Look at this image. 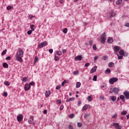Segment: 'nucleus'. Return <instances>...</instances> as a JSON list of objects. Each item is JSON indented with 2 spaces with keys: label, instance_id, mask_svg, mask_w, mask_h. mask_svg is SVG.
<instances>
[{
  "label": "nucleus",
  "instance_id": "f257e3e1",
  "mask_svg": "<svg viewBox=\"0 0 129 129\" xmlns=\"http://www.w3.org/2000/svg\"><path fill=\"white\" fill-rule=\"evenodd\" d=\"M23 56H24V51L22 49L19 48L18 50V51L16 53V59L19 61V62H23Z\"/></svg>",
  "mask_w": 129,
  "mask_h": 129
},
{
  "label": "nucleus",
  "instance_id": "f03ea898",
  "mask_svg": "<svg viewBox=\"0 0 129 129\" xmlns=\"http://www.w3.org/2000/svg\"><path fill=\"white\" fill-rule=\"evenodd\" d=\"M105 32H104L102 35L101 37V43H102L103 44H104L105 43V40H106V38H105Z\"/></svg>",
  "mask_w": 129,
  "mask_h": 129
},
{
  "label": "nucleus",
  "instance_id": "7ed1b4c3",
  "mask_svg": "<svg viewBox=\"0 0 129 129\" xmlns=\"http://www.w3.org/2000/svg\"><path fill=\"white\" fill-rule=\"evenodd\" d=\"M118 80V79L117 78H113L109 79V82L110 84H113L115 82H116Z\"/></svg>",
  "mask_w": 129,
  "mask_h": 129
},
{
  "label": "nucleus",
  "instance_id": "20e7f679",
  "mask_svg": "<svg viewBox=\"0 0 129 129\" xmlns=\"http://www.w3.org/2000/svg\"><path fill=\"white\" fill-rule=\"evenodd\" d=\"M47 45L48 43L46 41H43L38 45V47L39 48H43V47H44V46H47Z\"/></svg>",
  "mask_w": 129,
  "mask_h": 129
},
{
  "label": "nucleus",
  "instance_id": "39448f33",
  "mask_svg": "<svg viewBox=\"0 0 129 129\" xmlns=\"http://www.w3.org/2000/svg\"><path fill=\"white\" fill-rule=\"evenodd\" d=\"M123 94L126 99H129V91H126L123 92Z\"/></svg>",
  "mask_w": 129,
  "mask_h": 129
},
{
  "label": "nucleus",
  "instance_id": "423d86ee",
  "mask_svg": "<svg viewBox=\"0 0 129 129\" xmlns=\"http://www.w3.org/2000/svg\"><path fill=\"white\" fill-rule=\"evenodd\" d=\"M23 115L19 114L17 116V120L18 121H22L23 120Z\"/></svg>",
  "mask_w": 129,
  "mask_h": 129
},
{
  "label": "nucleus",
  "instance_id": "0eeeda50",
  "mask_svg": "<svg viewBox=\"0 0 129 129\" xmlns=\"http://www.w3.org/2000/svg\"><path fill=\"white\" fill-rule=\"evenodd\" d=\"M113 126H115V127L117 129H121V126L119 125V124H118V123H114Z\"/></svg>",
  "mask_w": 129,
  "mask_h": 129
},
{
  "label": "nucleus",
  "instance_id": "6e6552de",
  "mask_svg": "<svg viewBox=\"0 0 129 129\" xmlns=\"http://www.w3.org/2000/svg\"><path fill=\"white\" fill-rule=\"evenodd\" d=\"M31 88V86L29 84H27L24 86V89L26 91H28Z\"/></svg>",
  "mask_w": 129,
  "mask_h": 129
},
{
  "label": "nucleus",
  "instance_id": "1a4fd4ad",
  "mask_svg": "<svg viewBox=\"0 0 129 129\" xmlns=\"http://www.w3.org/2000/svg\"><path fill=\"white\" fill-rule=\"evenodd\" d=\"M90 105H87V104H86L85 105L82 109V111H84V110H87V109L88 108V107H89Z\"/></svg>",
  "mask_w": 129,
  "mask_h": 129
},
{
  "label": "nucleus",
  "instance_id": "9d476101",
  "mask_svg": "<svg viewBox=\"0 0 129 129\" xmlns=\"http://www.w3.org/2000/svg\"><path fill=\"white\" fill-rule=\"evenodd\" d=\"M96 69H97V67L96 66L91 70L90 73H94L96 71Z\"/></svg>",
  "mask_w": 129,
  "mask_h": 129
},
{
  "label": "nucleus",
  "instance_id": "9b49d317",
  "mask_svg": "<svg viewBox=\"0 0 129 129\" xmlns=\"http://www.w3.org/2000/svg\"><path fill=\"white\" fill-rule=\"evenodd\" d=\"M110 99L113 101V102H114L115 100H116V96H111L110 97Z\"/></svg>",
  "mask_w": 129,
  "mask_h": 129
},
{
  "label": "nucleus",
  "instance_id": "f8f14e48",
  "mask_svg": "<svg viewBox=\"0 0 129 129\" xmlns=\"http://www.w3.org/2000/svg\"><path fill=\"white\" fill-rule=\"evenodd\" d=\"M119 91V89L118 88H114L113 89V92L115 93V94H118Z\"/></svg>",
  "mask_w": 129,
  "mask_h": 129
},
{
  "label": "nucleus",
  "instance_id": "ddd939ff",
  "mask_svg": "<svg viewBox=\"0 0 129 129\" xmlns=\"http://www.w3.org/2000/svg\"><path fill=\"white\" fill-rule=\"evenodd\" d=\"M75 60H79V61H81L82 60V56L81 55H78L75 57Z\"/></svg>",
  "mask_w": 129,
  "mask_h": 129
},
{
  "label": "nucleus",
  "instance_id": "4468645a",
  "mask_svg": "<svg viewBox=\"0 0 129 129\" xmlns=\"http://www.w3.org/2000/svg\"><path fill=\"white\" fill-rule=\"evenodd\" d=\"M114 16H115V14H114V12H113V11L111 10L110 12V18H112L113 17H114Z\"/></svg>",
  "mask_w": 129,
  "mask_h": 129
},
{
  "label": "nucleus",
  "instance_id": "2eb2a0df",
  "mask_svg": "<svg viewBox=\"0 0 129 129\" xmlns=\"http://www.w3.org/2000/svg\"><path fill=\"white\" fill-rule=\"evenodd\" d=\"M75 100V98H69L66 100V102H69L70 101H74Z\"/></svg>",
  "mask_w": 129,
  "mask_h": 129
},
{
  "label": "nucleus",
  "instance_id": "dca6fc26",
  "mask_svg": "<svg viewBox=\"0 0 129 129\" xmlns=\"http://www.w3.org/2000/svg\"><path fill=\"white\" fill-rule=\"evenodd\" d=\"M50 94H51V92H50V91H46L45 92L46 97H49L50 96Z\"/></svg>",
  "mask_w": 129,
  "mask_h": 129
},
{
  "label": "nucleus",
  "instance_id": "f3484780",
  "mask_svg": "<svg viewBox=\"0 0 129 129\" xmlns=\"http://www.w3.org/2000/svg\"><path fill=\"white\" fill-rule=\"evenodd\" d=\"M121 4H122V0H118L116 2V5H117V6H119V5H121Z\"/></svg>",
  "mask_w": 129,
  "mask_h": 129
},
{
  "label": "nucleus",
  "instance_id": "a211bd4d",
  "mask_svg": "<svg viewBox=\"0 0 129 129\" xmlns=\"http://www.w3.org/2000/svg\"><path fill=\"white\" fill-rule=\"evenodd\" d=\"M80 86H81V83L79 82H77L76 85V88H79V87H80Z\"/></svg>",
  "mask_w": 129,
  "mask_h": 129
},
{
  "label": "nucleus",
  "instance_id": "6ab92c4d",
  "mask_svg": "<svg viewBox=\"0 0 129 129\" xmlns=\"http://www.w3.org/2000/svg\"><path fill=\"white\" fill-rule=\"evenodd\" d=\"M108 43H110V44H111L113 42V39L111 37L109 38L108 39Z\"/></svg>",
  "mask_w": 129,
  "mask_h": 129
},
{
  "label": "nucleus",
  "instance_id": "aec40b11",
  "mask_svg": "<svg viewBox=\"0 0 129 129\" xmlns=\"http://www.w3.org/2000/svg\"><path fill=\"white\" fill-rule=\"evenodd\" d=\"M119 97H120V99H121L122 101H123V102H124L125 101L124 96H123V95H121L119 96Z\"/></svg>",
  "mask_w": 129,
  "mask_h": 129
},
{
  "label": "nucleus",
  "instance_id": "412c9836",
  "mask_svg": "<svg viewBox=\"0 0 129 129\" xmlns=\"http://www.w3.org/2000/svg\"><path fill=\"white\" fill-rule=\"evenodd\" d=\"M114 50L115 52H117V51L119 50V46H115L114 48Z\"/></svg>",
  "mask_w": 129,
  "mask_h": 129
},
{
  "label": "nucleus",
  "instance_id": "4be33fe9",
  "mask_svg": "<svg viewBox=\"0 0 129 129\" xmlns=\"http://www.w3.org/2000/svg\"><path fill=\"white\" fill-rule=\"evenodd\" d=\"M110 72H111V71H110V69L108 68L105 71V73H106V74H109L110 73Z\"/></svg>",
  "mask_w": 129,
  "mask_h": 129
},
{
  "label": "nucleus",
  "instance_id": "5701e85b",
  "mask_svg": "<svg viewBox=\"0 0 129 129\" xmlns=\"http://www.w3.org/2000/svg\"><path fill=\"white\" fill-rule=\"evenodd\" d=\"M124 53V51H123V49L120 50L119 52V55H121L122 56H123Z\"/></svg>",
  "mask_w": 129,
  "mask_h": 129
},
{
  "label": "nucleus",
  "instance_id": "b1692460",
  "mask_svg": "<svg viewBox=\"0 0 129 129\" xmlns=\"http://www.w3.org/2000/svg\"><path fill=\"white\" fill-rule=\"evenodd\" d=\"M3 67L4 68H9V64L5 62L3 63Z\"/></svg>",
  "mask_w": 129,
  "mask_h": 129
},
{
  "label": "nucleus",
  "instance_id": "393cba45",
  "mask_svg": "<svg viewBox=\"0 0 129 129\" xmlns=\"http://www.w3.org/2000/svg\"><path fill=\"white\" fill-rule=\"evenodd\" d=\"M127 113V112H126V111L123 110L121 112V115H125V114H126Z\"/></svg>",
  "mask_w": 129,
  "mask_h": 129
},
{
  "label": "nucleus",
  "instance_id": "a878e982",
  "mask_svg": "<svg viewBox=\"0 0 129 129\" xmlns=\"http://www.w3.org/2000/svg\"><path fill=\"white\" fill-rule=\"evenodd\" d=\"M55 55H58V56H61V55H62V52L61 51H56Z\"/></svg>",
  "mask_w": 129,
  "mask_h": 129
},
{
  "label": "nucleus",
  "instance_id": "bb28decb",
  "mask_svg": "<svg viewBox=\"0 0 129 129\" xmlns=\"http://www.w3.org/2000/svg\"><path fill=\"white\" fill-rule=\"evenodd\" d=\"M114 65V63L113 62H110L108 63V67H112Z\"/></svg>",
  "mask_w": 129,
  "mask_h": 129
},
{
  "label": "nucleus",
  "instance_id": "cd10ccee",
  "mask_svg": "<svg viewBox=\"0 0 129 129\" xmlns=\"http://www.w3.org/2000/svg\"><path fill=\"white\" fill-rule=\"evenodd\" d=\"M107 59V56H106V55L103 56L102 57V60H103V61H106Z\"/></svg>",
  "mask_w": 129,
  "mask_h": 129
},
{
  "label": "nucleus",
  "instance_id": "c85d7f7f",
  "mask_svg": "<svg viewBox=\"0 0 129 129\" xmlns=\"http://www.w3.org/2000/svg\"><path fill=\"white\" fill-rule=\"evenodd\" d=\"M73 73L74 75H78V74H79V72H78V71H75Z\"/></svg>",
  "mask_w": 129,
  "mask_h": 129
},
{
  "label": "nucleus",
  "instance_id": "c756f323",
  "mask_svg": "<svg viewBox=\"0 0 129 129\" xmlns=\"http://www.w3.org/2000/svg\"><path fill=\"white\" fill-rule=\"evenodd\" d=\"M117 56H118V59L120 60L121 59H122L123 58V56L122 55L119 56L118 54H117Z\"/></svg>",
  "mask_w": 129,
  "mask_h": 129
},
{
  "label": "nucleus",
  "instance_id": "7c9ffc66",
  "mask_svg": "<svg viewBox=\"0 0 129 129\" xmlns=\"http://www.w3.org/2000/svg\"><path fill=\"white\" fill-rule=\"evenodd\" d=\"M92 99V97H91V96H89L88 97V101L90 102L91 101Z\"/></svg>",
  "mask_w": 129,
  "mask_h": 129
},
{
  "label": "nucleus",
  "instance_id": "2f4dec72",
  "mask_svg": "<svg viewBox=\"0 0 129 129\" xmlns=\"http://www.w3.org/2000/svg\"><path fill=\"white\" fill-rule=\"evenodd\" d=\"M101 88H105V87H106V85L105 84H102L100 86Z\"/></svg>",
  "mask_w": 129,
  "mask_h": 129
},
{
  "label": "nucleus",
  "instance_id": "473e14b6",
  "mask_svg": "<svg viewBox=\"0 0 129 129\" xmlns=\"http://www.w3.org/2000/svg\"><path fill=\"white\" fill-rule=\"evenodd\" d=\"M4 84H5V85H6V86H9L10 83H9V82H8V81H5L4 82Z\"/></svg>",
  "mask_w": 129,
  "mask_h": 129
},
{
  "label": "nucleus",
  "instance_id": "72a5a7b5",
  "mask_svg": "<svg viewBox=\"0 0 129 129\" xmlns=\"http://www.w3.org/2000/svg\"><path fill=\"white\" fill-rule=\"evenodd\" d=\"M68 31V29L67 28H64L63 30V33H64V34H67Z\"/></svg>",
  "mask_w": 129,
  "mask_h": 129
},
{
  "label": "nucleus",
  "instance_id": "f704fd0d",
  "mask_svg": "<svg viewBox=\"0 0 129 129\" xmlns=\"http://www.w3.org/2000/svg\"><path fill=\"white\" fill-rule=\"evenodd\" d=\"M7 53V49L4 50L2 52V56H4L6 53Z\"/></svg>",
  "mask_w": 129,
  "mask_h": 129
},
{
  "label": "nucleus",
  "instance_id": "c9c22d12",
  "mask_svg": "<svg viewBox=\"0 0 129 129\" xmlns=\"http://www.w3.org/2000/svg\"><path fill=\"white\" fill-rule=\"evenodd\" d=\"M93 81H96V80H97V76H94L93 77Z\"/></svg>",
  "mask_w": 129,
  "mask_h": 129
},
{
  "label": "nucleus",
  "instance_id": "e433bc0d",
  "mask_svg": "<svg viewBox=\"0 0 129 129\" xmlns=\"http://www.w3.org/2000/svg\"><path fill=\"white\" fill-rule=\"evenodd\" d=\"M23 82H27V77H24L22 79Z\"/></svg>",
  "mask_w": 129,
  "mask_h": 129
},
{
  "label": "nucleus",
  "instance_id": "4c0bfd02",
  "mask_svg": "<svg viewBox=\"0 0 129 129\" xmlns=\"http://www.w3.org/2000/svg\"><path fill=\"white\" fill-rule=\"evenodd\" d=\"M54 60L55 61H59V57L55 55L54 56Z\"/></svg>",
  "mask_w": 129,
  "mask_h": 129
},
{
  "label": "nucleus",
  "instance_id": "58836bf2",
  "mask_svg": "<svg viewBox=\"0 0 129 129\" xmlns=\"http://www.w3.org/2000/svg\"><path fill=\"white\" fill-rule=\"evenodd\" d=\"M34 26L33 25H30V28L31 29V31H35V29H34Z\"/></svg>",
  "mask_w": 129,
  "mask_h": 129
},
{
  "label": "nucleus",
  "instance_id": "ea45409f",
  "mask_svg": "<svg viewBox=\"0 0 129 129\" xmlns=\"http://www.w3.org/2000/svg\"><path fill=\"white\" fill-rule=\"evenodd\" d=\"M7 9L8 11H10V10H12V9H13V7L12 6H8L7 7Z\"/></svg>",
  "mask_w": 129,
  "mask_h": 129
},
{
  "label": "nucleus",
  "instance_id": "a19ab883",
  "mask_svg": "<svg viewBox=\"0 0 129 129\" xmlns=\"http://www.w3.org/2000/svg\"><path fill=\"white\" fill-rule=\"evenodd\" d=\"M89 115H90V114H86V113H85V114H84V118H86L88 116H89Z\"/></svg>",
  "mask_w": 129,
  "mask_h": 129
},
{
  "label": "nucleus",
  "instance_id": "79ce46f5",
  "mask_svg": "<svg viewBox=\"0 0 129 129\" xmlns=\"http://www.w3.org/2000/svg\"><path fill=\"white\" fill-rule=\"evenodd\" d=\"M77 125L79 127H81V126H82V124L80 122H78Z\"/></svg>",
  "mask_w": 129,
  "mask_h": 129
},
{
  "label": "nucleus",
  "instance_id": "37998d69",
  "mask_svg": "<svg viewBox=\"0 0 129 129\" xmlns=\"http://www.w3.org/2000/svg\"><path fill=\"white\" fill-rule=\"evenodd\" d=\"M116 117H117V114H114L112 117L113 118H116Z\"/></svg>",
  "mask_w": 129,
  "mask_h": 129
},
{
  "label": "nucleus",
  "instance_id": "c03bdc74",
  "mask_svg": "<svg viewBox=\"0 0 129 129\" xmlns=\"http://www.w3.org/2000/svg\"><path fill=\"white\" fill-rule=\"evenodd\" d=\"M70 118H73L74 117V114L69 115Z\"/></svg>",
  "mask_w": 129,
  "mask_h": 129
},
{
  "label": "nucleus",
  "instance_id": "a18cd8bd",
  "mask_svg": "<svg viewBox=\"0 0 129 129\" xmlns=\"http://www.w3.org/2000/svg\"><path fill=\"white\" fill-rule=\"evenodd\" d=\"M93 49L94 50H97V48H96V45L94 44V45H93Z\"/></svg>",
  "mask_w": 129,
  "mask_h": 129
},
{
  "label": "nucleus",
  "instance_id": "49530a36",
  "mask_svg": "<svg viewBox=\"0 0 129 129\" xmlns=\"http://www.w3.org/2000/svg\"><path fill=\"white\" fill-rule=\"evenodd\" d=\"M3 95L4 96H5V97H6V96H8V93H7V92H4L3 93Z\"/></svg>",
  "mask_w": 129,
  "mask_h": 129
},
{
  "label": "nucleus",
  "instance_id": "de8ad7c7",
  "mask_svg": "<svg viewBox=\"0 0 129 129\" xmlns=\"http://www.w3.org/2000/svg\"><path fill=\"white\" fill-rule=\"evenodd\" d=\"M90 65V63L89 62L86 63L85 64V67H88Z\"/></svg>",
  "mask_w": 129,
  "mask_h": 129
},
{
  "label": "nucleus",
  "instance_id": "09e8293b",
  "mask_svg": "<svg viewBox=\"0 0 129 129\" xmlns=\"http://www.w3.org/2000/svg\"><path fill=\"white\" fill-rule=\"evenodd\" d=\"M38 60V56H35V59H34V62H37Z\"/></svg>",
  "mask_w": 129,
  "mask_h": 129
},
{
  "label": "nucleus",
  "instance_id": "8fccbe9b",
  "mask_svg": "<svg viewBox=\"0 0 129 129\" xmlns=\"http://www.w3.org/2000/svg\"><path fill=\"white\" fill-rule=\"evenodd\" d=\"M92 44H93V41H92V40L89 41V44L90 45V46H92Z\"/></svg>",
  "mask_w": 129,
  "mask_h": 129
},
{
  "label": "nucleus",
  "instance_id": "3c124183",
  "mask_svg": "<svg viewBox=\"0 0 129 129\" xmlns=\"http://www.w3.org/2000/svg\"><path fill=\"white\" fill-rule=\"evenodd\" d=\"M32 30H29V31H27L28 35H31V34H32Z\"/></svg>",
  "mask_w": 129,
  "mask_h": 129
},
{
  "label": "nucleus",
  "instance_id": "603ef678",
  "mask_svg": "<svg viewBox=\"0 0 129 129\" xmlns=\"http://www.w3.org/2000/svg\"><path fill=\"white\" fill-rule=\"evenodd\" d=\"M28 123H29L30 124H32V121L31 120V119H29L28 120Z\"/></svg>",
  "mask_w": 129,
  "mask_h": 129
},
{
  "label": "nucleus",
  "instance_id": "864d4df0",
  "mask_svg": "<svg viewBox=\"0 0 129 129\" xmlns=\"http://www.w3.org/2000/svg\"><path fill=\"white\" fill-rule=\"evenodd\" d=\"M69 129H73V126L71 124H70L69 125Z\"/></svg>",
  "mask_w": 129,
  "mask_h": 129
},
{
  "label": "nucleus",
  "instance_id": "5fc2aeb1",
  "mask_svg": "<svg viewBox=\"0 0 129 129\" xmlns=\"http://www.w3.org/2000/svg\"><path fill=\"white\" fill-rule=\"evenodd\" d=\"M113 92V89L111 88L109 91V93H112Z\"/></svg>",
  "mask_w": 129,
  "mask_h": 129
},
{
  "label": "nucleus",
  "instance_id": "6e6d98bb",
  "mask_svg": "<svg viewBox=\"0 0 129 129\" xmlns=\"http://www.w3.org/2000/svg\"><path fill=\"white\" fill-rule=\"evenodd\" d=\"M99 98L101 100H104V97L103 96H100Z\"/></svg>",
  "mask_w": 129,
  "mask_h": 129
},
{
  "label": "nucleus",
  "instance_id": "4d7b16f0",
  "mask_svg": "<svg viewBox=\"0 0 129 129\" xmlns=\"http://www.w3.org/2000/svg\"><path fill=\"white\" fill-rule=\"evenodd\" d=\"M81 105V101H79L78 103V106H80Z\"/></svg>",
  "mask_w": 129,
  "mask_h": 129
},
{
  "label": "nucleus",
  "instance_id": "13d9d810",
  "mask_svg": "<svg viewBox=\"0 0 129 129\" xmlns=\"http://www.w3.org/2000/svg\"><path fill=\"white\" fill-rule=\"evenodd\" d=\"M128 55V54L127 52H124L123 56H126Z\"/></svg>",
  "mask_w": 129,
  "mask_h": 129
},
{
  "label": "nucleus",
  "instance_id": "bf43d9fd",
  "mask_svg": "<svg viewBox=\"0 0 129 129\" xmlns=\"http://www.w3.org/2000/svg\"><path fill=\"white\" fill-rule=\"evenodd\" d=\"M60 88H61V87L60 86H57L56 87V89H57V90H59V89H60Z\"/></svg>",
  "mask_w": 129,
  "mask_h": 129
},
{
  "label": "nucleus",
  "instance_id": "052dcab7",
  "mask_svg": "<svg viewBox=\"0 0 129 129\" xmlns=\"http://www.w3.org/2000/svg\"><path fill=\"white\" fill-rule=\"evenodd\" d=\"M49 53H51V54H52V53H53V49H50L49 50Z\"/></svg>",
  "mask_w": 129,
  "mask_h": 129
},
{
  "label": "nucleus",
  "instance_id": "680f3d73",
  "mask_svg": "<svg viewBox=\"0 0 129 129\" xmlns=\"http://www.w3.org/2000/svg\"><path fill=\"white\" fill-rule=\"evenodd\" d=\"M67 50L66 49H62V53L64 54V53H66V52H67Z\"/></svg>",
  "mask_w": 129,
  "mask_h": 129
},
{
  "label": "nucleus",
  "instance_id": "e2e57ef3",
  "mask_svg": "<svg viewBox=\"0 0 129 129\" xmlns=\"http://www.w3.org/2000/svg\"><path fill=\"white\" fill-rule=\"evenodd\" d=\"M98 59V56H95V57H94L95 61H96V60H97Z\"/></svg>",
  "mask_w": 129,
  "mask_h": 129
},
{
  "label": "nucleus",
  "instance_id": "0e129e2a",
  "mask_svg": "<svg viewBox=\"0 0 129 129\" xmlns=\"http://www.w3.org/2000/svg\"><path fill=\"white\" fill-rule=\"evenodd\" d=\"M63 108H64V106L62 105L60 107V110H62V109H63Z\"/></svg>",
  "mask_w": 129,
  "mask_h": 129
},
{
  "label": "nucleus",
  "instance_id": "69168bd1",
  "mask_svg": "<svg viewBox=\"0 0 129 129\" xmlns=\"http://www.w3.org/2000/svg\"><path fill=\"white\" fill-rule=\"evenodd\" d=\"M6 59V60H11V56H8Z\"/></svg>",
  "mask_w": 129,
  "mask_h": 129
},
{
  "label": "nucleus",
  "instance_id": "338daca9",
  "mask_svg": "<svg viewBox=\"0 0 129 129\" xmlns=\"http://www.w3.org/2000/svg\"><path fill=\"white\" fill-rule=\"evenodd\" d=\"M34 82H31L29 83V85H34Z\"/></svg>",
  "mask_w": 129,
  "mask_h": 129
},
{
  "label": "nucleus",
  "instance_id": "774afa93",
  "mask_svg": "<svg viewBox=\"0 0 129 129\" xmlns=\"http://www.w3.org/2000/svg\"><path fill=\"white\" fill-rule=\"evenodd\" d=\"M125 27H129V23H127V24H125Z\"/></svg>",
  "mask_w": 129,
  "mask_h": 129
}]
</instances>
